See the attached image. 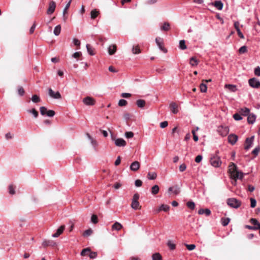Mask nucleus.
Returning a JSON list of instances; mask_svg holds the SVG:
<instances>
[{
  "instance_id": "43",
  "label": "nucleus",
  "mask_w": 260,
  "mask_h": 260,
  "mask_svg": "<svg viewBox=\"0 0 260 260\" xmlns=\"http://www.w3.org/2000/svg\"><path fill=\"white\" fill-rule=\"evenodd\" d=\"M92 232L93 231L91 229L86 230L83 233V236L84 237H88L89 236H90L92 234Z\"/></svg>"
},
{
  "instance_id": "34",
  "label": "nucleus",
  "mask_w": 260,
  "mask_h": 260,
  "mask_svg": "<svg viewBox=\"0 0 260 260\" xmlns=\"http://www.w3.org/2000/svg\"><path fill=\"white\" fill-rule=\"evenodd\" d=\"M157 177V174L155 172H149L148 173V178L150 180H154Z\"/></svg>"
},
{
  "instance_id": "1",
  "label": "nucleus",
  "mask_w": 260,
  "mask_h": 260,
  "mask_svg": "<svg viewBox=\"0 0 260 260\" xmlns=\"http://www.w3.org/2000/svg\"><path fill=\"white\" fill-rule=\"evenodd\" d=\"M229 171L231 175L235 180L237 179H242L243 178V173L237 170V167L235 164L233 162L231 163L229 166Z\"/></svg>"
},
{
  "instance_id": "60",
  "label": "nucleus",
  "mask_w": 260,
  "mask_h": 260,
  "mask_svg": "<svg viewBox=\"0 0 260 260\" xmlns=\"http://www.w3.org/2000/svg\"><path fill=\"white\" fill-rule=\"evenodd\" d=\"M260 150V148L259 147H257L255 148L252 151V153L254 154L255 156H257L258 153Z\"/></svg>"
},
{
  "instance_id": "55",
  "label": "nucleus",
  "mask_w": 260,
  "mask_h": 260,
  "mask_svg": "<svg viewBox=\"0 0 260 260\" xmlns=\"http://www.w3.org/2000/svg\"><path fill=\"white\" fill-rule=\"evenodd\" d=\"M250 202H251L250 207L251 208H254L256 204V200L254 198H252L250 199Z\"/></svg>"
},
{
  "instance_id": "19",
  "label": "nucleus",
  "mask_w": 260,
  "mask_h": 260,
  "mask_svg": "<svg viewBox=\"0 0 260 260\" xmlns=\"http://www.w3.org/2000/svg\"><path fill=\"white\" fill-rule=\"evenodd\" d=\"M55 244V243L54 241H53L52 240H45L42 243V245L45 247L48 246H53Z\"/></svg>"
},
{
  "instance_id": "38",
  "label": "nucleus",
  "mask_w": 260,
  "mask_h": 260,
  "mask_svg": "<svg viewBox=\"0 0 260 260\" xmlns=\"http://www.w3.org/2000/svg\"><path fill=\"white\" fill-rule=\"evenodd\" d=\"M179 48L181 50H185L186 49V46L185 45V42L184 40H180L179 42Z\"/></svg>"
},
{
  "instance_id": "47",
  "label": "nucleus",
  "mask_w": 260,
  "mask_h": 260,
  "mask_svg": "<svg viewBox=\"0 0 260 260\" xmlns=\"http://www.w3.org/2000/svg\"><path fill=\"white\" fill-rule=\"evenodd\" d=\"M250 222L256 227H259V225H260V223L258 222V221L255 218H251L250 219Z\"/></svg>"
},
{
  "instance_id": "12",
  "label": "nucleus",
  "mask_w": 260,
  "mask_h": 260,
  "mask_svg": "<svg viewBox=\"0 0 260 260\" xmlns=\"http://www.w3.org/2000/svg\"><path fill=\"white\" fill-rule=\"evenodd\" d=\"M238 136L235 134H231L228 136V141L232 144L234 145L238 140Z\"/></svg>"
},
{
  "instance_id": "63",
  "label": "nucleus",
  "mask_w": 260,
  "mask_h": 260,
  "mask_svg": "<svg viewBox=\"0 0 260 260\" xmlns=\"http://www.w3.org/2000/svg\"><path fill=\"white\" fill-rule=\"evenodd\" d=\"M81 55V52H76L72 55V57L75 58H78Z\"/></svg>"
},
{
  "instance_id": "50",
  "label": "nucleus",
  "mask_w": 260,
  "mask_h": 260,
  "mask_svg": "<svg viewBox=\"0 0 260 260\" xmlns=\"http://www.w3.org/2000/svg\"><path fill=\"white\" fill-rule=\"evenodd\" d=\"M91 221L94 224L97 223L98 222V216L96 215H92L91 217Z\"/></svg>"
},
{
  "instance_id": "13",
  "label": "nucleus",
  "mask_w": 260,
  "mask_h": 260,
  "mask_svg": "<svg viewBox=\"0 0 260 260\" xmlns=\"http://www.w3.org/2000/svg\"><path fill=\"white\" fill-rule=\"evenodd\" d=\"M115 144L118 147H124L126 145L125 141L122 138H118L115 140Z\"/></svg>"
},
{
  "instance_id": "4",
  "label": "nucleus",
  "mask_w": 260,
  "mask_h": 260,
  "mask_svg": "<svg viewBox=\"0 0 260 260\" xmlns=\"http://www.w3.org/2000/svg\"><path fill=\"white\" fill-rule=\"evenodd\" d=\"M249 85L252 88H260V82L259 81L255 78H250L248 80Z\"/></svg>"
},
{
  "instance_id": "23",
  "label": "nucleus",
  "mask_w": 260,
  "mask_h": 260,
  "mask_svg": "<svg viewBox=\"0 0 260 260\" xmlns=\"http://www.w3.org/2000/svg\"><path fill=\"white\" fill-rule=\"evenodd\" d=\"M116 51V46L115 45H112L108 48V53L110 55L114 54Z\"/></svg>"
},
{
  "instance_id": "40",
  "label": "nucleus",
  "mask_w": 260,
  "mask_h": 260,
  "mask_svg": "<svg viewBox=\"0 0 260 260\" xmlns=\"http://www.w3.org/2000/svg\"><path fill=\"white\" fill-rule=\"evenodd\" d=\"M170 29V24L168 22H165L164 25L161 27L162 30L168 31Z\"/></svg>"
},
{
  "instance_id": "15",
  "label": "nucleus",
  "mask_w": 260,
  "mask_h": 260,
  "mask_svg": "<svg viewBox=\"0 0 260 260\" xmlns=\"http://www.w3.org/2000/svg\"><path fill=\"white\" fill-rule=\"evenodd\" d=\"M256 115L254 114L249 113L247 115V122L250 124H253L255 121Z\"/></svg>"
},
{
  "instance_id": "41",
  "label": "nucleus",
  "mask_w": 260,
  "mask_h": 260,
  "mask_svg": "<svg viewBox=\"0 0 260 260\" xmlns=\"http://www.w3.org/2000/svg\"><path fill=\"white\" fill-rule=\"evenodd\" d=\"M167 245L171 250H174L175 249L176 245L174 243H173L171 240H169L168 241Z\"/></svg>"
},
{
  "instance_id": "24",
  "label": "nucleus",
  "mask_w": 260,
  "mask_h": 260,
  "mask_svg": "<svg viewBox=\"0 0 260 260\" xmlns=\"http://www.w3.org/2000/svg\"><path fill=\"white\" fill-rule=\"evenodd\" d=\"M122 228V225L118 222H116L112 226V230H116L117 231L120 230Z\"/></svg>"
},
{
  "instance_id": "28",
  "label": "nucleus",
  "mask_w": 260,
  "mask_h": 260,
  "mask_svg": "<svg viewBox=\"0 0 260 260\" xmlns=\"http://www.w3.org/2000/svg\"><path fill=\"white\" fill-rule=\"evenodd\" d=\"M61 31V26L60 25H58L56 26L54 29L53 33L55 36H58Z\"/></svg>"
},
{
  "instance_id": "33",
  "label": "nucleus",
  "mask_w": 260,
  "mask_h": 260,
  "mask_svg": "<svg viewBox=\"0 0 260 260\" xmlns=\"http://www.w3.org/2000/svg\"><path fill=\"white\" fill-rule=\"evenodd\" d=\"M31 100L32 102H34V103H38L41 101L40 97L36 94L33 95L31 97Z\"/></svg>"
},
{
  "instance_id": "14",
  "label": "nucleus",
  "mask_w": 260,
  "mask_h": 260,
  "mask_svg": "<svg viewBox=\"0 0 260 260\" xmlns=\"http://www.w3.org/2000/svg\"><path fill=\"white\" fill-rule=\"evenodd\" d=\"M65 228V226L64 225H61L56 231V232L53 234L52 236L54 238H56L59 237L63 232Z\"/></svg>"
},
{
  "instance_id": "53",
  "label": "nucleus",
  "mask_w": 260,
  "mask_h": 260,
  "mask_svg": "<svg viewBox=\"0 0 260 260\" xmlns=\"http://www.w3.org/2000/svg\"><path fill=\"white\" fill-rule=\"evenodd\" d=\"M55 112L53 110H47V112L46 113V115L48 117H53L55 115Z\"/></svg>"
},
{
  "instance_id": "2",
  "label": "nucleus",
  "mask_w": 260,
  "mask_h": 260,
  "mask_svg": "<svg viewBox=\"0 0 260 260\" xmlns=\"http://www.w3.org/2000/svg\"><path fill=\"white\" fill-rule=\"evenodd\" d=\"M227 204L231 207L237 209L241 205V202L235 198H229L227 200Z\"/></svg>"
},
{
  "instance_id": "52",
  "label": "nucleus",
  "mask_w": 260,
  "mask_h": 260,
  "mask_svg": "<svg viewBox=\"0 0 260 260\" xmlns=\"http://www.w3.org/2000/svg\"><path fill=\"white\" fill-rule=\"evenodd\" d=\"M9 192L11 194H14L15 193V188L13 185H10L9 186Z\"/></svg>"
},
{
  "instance_id": "29",
  "label": "nucleus",
  "mask_w": 260,
  "mask_h": 260,
  "mask_svg": "<svg viewBox=\"0 0 260 260\" xmlns=\"http://www.w3.org/2000/svg\"><path fill=\"white\" fill-rule=\"evenodd\" d=\"M152 260H162V256L159 253H155L152 255Z\"/></svg>"
},
{
  "instance_id": "8",
  "label": "nucleus",
  "mask_w": 260,
  "mask_h": 260,
  "mask_svg": "<svg viewBox=\"0 0 260 260\" xmlns=\"http://www.w3.org/2000/svg\"><path fill=\"white\" fill-rule=\"evenodd\" d=\"M155 42L159 47V49L162 51L164 52H167V49L164 47V43L163 40L161 38L157 37L155 39Z\"/></svg>"
},
{
  "instance_id": "62",
  "label": "nucleus",
  "mask_w": 260,
  "mask_h": 260,
  "mask_svg": "<svg viewBox=\"0 0 260 260\" xmlns=\"http://www.w3.org/2000/svg\"><path fill=\"white\" fill-rule=\"evenodd\" d=\"M135 184L136 187H140L142 185V181L140 179H137L135 181Z\"/></svg>"
},
{
  "instance_id": "51",
  "label": "nucleus",
  "mask_w": 260,
  "mask_h": 260,
  "mask_svg": "<svg viewBox=\"0 0 260 260\" xmlns=\"http://www.w3.org/2000/svg\"><path fill=\"white\" fill-rule=\"evenodd\" d=\"M185 245L186 247L187 248V249L189 251L192 250L196 248V245L194 244H185Z\"/></svg>"
},
{
  "instance_id": "16",
  "label": "nucleus",
  "mask_w": 260,
  "mask_h": 260,
  "mask_svg": "<svg viewBox=\"0 0 260 260\" xmlns=\"http://www.w3.org/2000/svg\"><path fill=\"white\" fill-rule=\"evenodd\" d=\"M198 214L200 215H203L205 214L206 216H208L211 214V211L209 209H200L198 211Z\"/></svg>"
},
{
  "instance_id": "21",
  "label": "nucleus",
  "mask_w": 260,
  "mask_h": 260,
  "mask_svg": "<svg viewBox=\"0 0 260 260\" xmlns=\"http://www.w3.org/2000/svg\"><path fill=\"white\" fill-rule=\"evenodd\" d=\"M241 115L243 116H247L250 113V110L247 108H241L239 111Z\"/></svg>"
},
{
  "instance_id": "3",
  "label": "nucleus",
  "mask_w": 260,
  "mask_h": 260,
  "mask_svg": "<svg viewBox=\"0 0 260 260\" xmlns=\"http://www.w3.org/2000/svg\"><path fill=\"white\" fill-rule=\"evenodd\" d=\"M210 162L211 165L214 167H218L221 164L219 157L217 155L212 156L210 158Z\"/></svg>"
},
{
  "instance_id": "42",
  "label": "nucleus",
  "mask_w": 260,
  "mask_h": 260,
  "mask_svg": "<svg viewBox=\"0 0 260 260\" xmlns=\"http://www.w3.org/2000/svg\"><path fill=\"white\" fill-rule=\"evenodd\" d=\"M27 111L28 112L31 113L35 118H37L38 116V112L35 109L28 110Z\"/></svg>"
},
{
  "instance_id": "45",
  "label": "nucleus",
  "mask_w": 260,
  "mask_h": 260,
  "mask_svg": "<svg viewBox=\"0 0 260 260\" xmlns=\"http://www.w3.org/2000/svg\"><path fill=\"white\" fill-rule=\"evenodd\" d=\"M200 90L202 92H206L207 90V85L206 84L202 83L200 85Z\"/></svg>"
},
{
  "instance_id": "10",
  "label": "nucleus",
  "mask_w": 260,
  "mask_h": 260,
  "mask_svg": "<svg viewBox=\"0 0 260 260\" xmlns=\"http://www.w3.org/2000/svg\"><path fill=\"white\" fill-rule=\"evenodd\" d=\"M56 8V4L54 1H51L49 4V7L47 11V13L48 14H52L55 9Z\"/></svg>"
},
{
  "instance_id": "39",
  "label": "nucleus",
  "mask_w": 260,
  "mask_h": 260,
  "mask_svg": "<svg viewBox=\"0 0 260 260\" xmlns=\"http://www.w3.org/2000/svg\"><path fill=\"white\" fill-rule=\"evenodd\" d=\"M86 48H87V51H88V53L91 55H94V52L93 51V48L90 46V45L89 44H87L86 45Z\"/></svg>"
},
{
  "instance_id": "9",
  "label": "nucleus",
  "mask_w": 260,
  "mask_h": 260,
  "mask_svg": "<svg viewBox=\"0 0 260 260\" xmlns=\"http://www.w3.org/2000/svg\"><path fill=\"white\" fill-rule=\"evenodd\" d=\"M48 94L50 97L55 99L61 98V95L58 91L55 92L51 88L48 89Z\"/></svg>"
},
{
  "instance_id": "30",
  "label": "nucleus",
  "mask_w": 260,
  "mask_h": 260,
  "mask_svg": "<svg viewBox=\"0 0 260 260\" xmlns=\"http://www.w3.org/2000/svg\"><path fill=\"white\" fill-rule=\"evenodd\" d=\"M189 63L191 66H196L198 64V61L196 57H192L190 58Z\"/></svg>"
},
{
  "instance_id": "31",
  "label": "nucleus",
  "mask_w": 260,
  "mask_h": 260,
  "mask_svg": "<svg viewBox=\"0 0 260 260\" xmlns=\"http://www.w3.org/2000/svg\"><path fill=\"white\" fill-rule=\"evenodd\" d=\"M99 14V12L96 11V9H94L91 11L90 15H91V18L92 19H95L98 16V14Z\"/></svg>"
},
{
  "instance_id": "49",
  "label": "nucleus",
  "mask_w": 260,
  "mask_h": 260,
  "mask_svg": "<svg viewBox=\"0 0 260 260\" xmlns=\"http://www.w3.org/2000/svg\"><path fill=\"white\" fill-rule=\"evenodd\" d=\"M17 90H18V93L20 95L22 96L24 95L25 92H24V90L22 86H18V88H17Z\"/></svg>"
},
{
  "instance_id": "7",
  "label": "nucleus",
  "mask_w": 260,
  "mask_h": 260,
  "mask_svg": "<svg viewBox=\"0 0 260 260\" xmlns=\"http://www.w3.org/2000/svg\"><path fill=\"white\" fill-rule=\"evenodd\" d=\"M83 103L87 106H93L95 104V101L93 98L86 96L83 99Z\"/></svg>"
},
{
  "instance_id": "36",
  "label": "nucleus",
  "mask_w": 260,
  "mask_h": 260,
  "mask_svg": "<svg viewBox=\"0 0 260 260\" xmlns=\"http://www.w3.org/2000/svg\"><path fill=\"white\" fill-rule=\"evenodd\" d=\"M132 52L135 54H139L141 52L140 49L138 45L133 46L132 48Z\"/></svg>"
},
{
  "instance_id": "57",
  "label": "nucleus",
  "mask_w": 260,
  "mask_h": 260,
  "mask_svg": "<svg viewBox=\"0 0 260 260\" xmlns=\"http://www.w3.org/2000/svg\"><path fill=\"white\" fill-rule=\"evenodd\" d=\"M233 117L236 120H240L242 119V117L241 116V114L238 113H236L233 115Z\"/></svg>"
},
{
  "instance_id": "32",
  "label": "nucleus",
  "mask_w": 260,
  "mask_h": 260,
  "mask_svg": "<svg viewBox=\"0 0 260 260\" xmlns=\"http://www.w3.org/2000/svg\"><path fill=\"white\" fill-rule=\"evenodd\" d=\"M90 251V249L89 248H86L83 249L81 252V255L83 256H86V255L89 256V253Z\"/></svg>"
},
{
  "instance_id": "18",
  "label": "nucleus",
  "mask_w": 260,
  "mask_h": 260,
  "mask_svg": "<svg viewBox=\"0 0 260 260\" xmlns=\"http://www.w3.org/2000/svg\"><path fill=\"white\" fill-rule=\"evenodd\" d=\"M213 5L219 10H221L223 6L221 1H215L214 3H213Z\"/></svg>"
},
{
  "instance_id": "56",
  "label": "nucleus",
  "mask_w": 260,
  "mask_h": 260,
  "mask_svg": "<svg viewBox=\"0 0 260 260\" xmlns=\"http://www.w3.org/2000/svg\"><path fill=\"white\" fill-rule=\"evenodd\" d=\"M89 256L91 259L95 258L97 256V253L96 252H91L90 251L89 253Z\"/></svg>"
},
{
  "instance_id": "59",
  "label": "nucleus",
  "mask_w": 260,
  "mask_h": 260,
  "mask_svg": "<svg viewBox=\"0 0 260 260\" xmlns=\"http://www.w3.org/2000/svg\"><path fill=\"white\" fill-rule=\"evenodd\" d=\"M125 136L127 138H131L134 136V133L132 132H126L125 133Z\"/></svg>"
},
{
  "instance_id": "27",
  "label": "nucleus",
  "mask_w": 260,
  "mask_h": 260,
  "mask_svg": "<svg viewBox=\"0 0 260 260\" xmlns=\"http://www.w3.org/2000/svg\"><path fill=\"white\" fill-rule=\"evenodd\" d=\"M145 101L143 100H138L136 102V104L137 106L139 108H143L145 105Z\"/></svg>"
},
{
  "instance_id": "25",
  "label": "nucleus",
  "mask_w": 260,
  "mask_h": 260,
  "mask_svg": "<svg viewBox=\"0 0 260 260\" xmlns=\"http://www.w3.org/2000/svg\"><path fill=\"white\" fill-rule=\"evenodd\" d=\"M71 3V0H70L69 1V2L67 4V5L66 6V7L64 8L63 11V20L64 21H66V20L67 19V17L65 16V15L67 13V11L70 6Z\"/></svg>"
},
{
  "instance_id": "37",
  "label": "nucleus",
  "mask_w": 260,
  "mask_h": 260,
  "mask_svg": "<svg viewBox=\"0 0 260 260\" xmlns=\"http://www.w3.org/2000/svg\"><path fill=\"white\" fill-rule=\"evenodd\" d=\"M186 206L188 208L193 210L195 208V203L193 201H188L186 203Z\"/></svg>"
},
{
  "instance_id": "17",
  "label": "nucleus",
  "mask_w": 260,
  "mask_h": 260,
  "mask_svg": "<svg viewBox=\"0 0 260 260\" xmlns=\"http://www.w3.org/2000/svg\"><path fill=\"white\" fill-rule=\"evenodd\" d=\"M170 108L171 112L174 114L178 113V106L175 103H171L170 105Z\"/></svg>"
},
{
  "instance_id": "22",
  "label": "nucleus",
  "mask_w": 260,
  "mask_h": 260,
  "mask_svg": "<svg viewBox=\"0 0 260 260\" xmlns=\"http://www.w3.org/2000/svg\"><path fill=\"white\" fill-rule=\"evenodd\" d=\"M170 209V206L167 205L162 204L157 210V212H160V211H164L165 212H167Z\"/></svg>"
},
{
  "instance_id": "58",
  "label": "nucleus",
  "mask_w": 260,
  "mask_h": 260,
  "mask_svg": "<svg viewBox=\"0 0 260 260\" xmlns=\"http://www.w3.org/2000/svg\"><path fill=\"white\" fill-rule=\"evenodd\" d=\"M245 228L246 229H249V230H257L258 229H260V225H259V227H256L255 226H251V225H246L245 226Z\"/></svg>"
},
{
  "instance_id": "61",
  "label": "nucleus",
  "mask_w": 260,
  "mask_h": 260,
  "mask_svg": "<svg viewBox=\"0 0 260 260\" xmlns=\"http://www.w3.org/2000/svg\"><path fill=\"white\" fill-rule=\"evenodd\" d=\"M254 73L255 75L257 76H260V67H257L255 68Z\"/></svg>"
},
{
  "instance_id": "64",
  "label": "nucleus",
  "mask_w": 260,
  "mask_h": 260,
  "mask_svg": "<svg viewBox=\"0 0 260 260\" xmlns=\"http://www.w3.org/2000/svg\"><path fill=\"white\" fill-rule=\"evenodd\" d=\"M168 125V122L167 121L161 122L160 123V127L162 128L166 127Z\"/></svg>"
},
{
  "instance_id": "11",
  "label": "nucleus",
  "mask_w": 260,
  "mask_h": 260,
  "mask_svg": "<svg viewBox=\"0 0 260 260\" xmlns=\"http://www.w3.org/2000/svg\"><path fill=\"white\" fill-rule=\"evenodd\" d=\"M140 167V164L139 161H135L130 165V170L134 172L137 171Z\"/></svg>"
},
{
  "instance_id": "35",
  "label": "nucleus",
  "mask_w": 260,
  "mask_h": 260,
  "mask_svg": "<svg viewBox=\"0 0 260 260\" xmlns=\"http://www.w3.org/2000/svg\"><path fill=\"white\" fill-rule=\"evenodd\" d=\"M230 219L229 218H222L221 219V224L223 226H226L230 222Z\"/></svg>"
},
{
  "instance_id": "26",
  "label": "nucleus",
  "mask_w": 260,
  "mask_h": 260,
  "mask_svg": "<svg viewBox=\"0 0 260 260\" xmlns=\"http://www.w3.org/2000/svg\"><path fill=\"white\" fill-rule=\"evenodd\" d=\"M159 186L157 185H155L152 187L151 192L153 195H155L159 192Z\"/></svg>"
},
{
  "instance_id": "5",
  "label": "nucleus",
  "mask_w": 260,
  "mask_h": 260,
  "mask_svg": "<svg viewBox=\"0 0 260 260\" xmlns=\"http://www.w3.org/2000/svg\"><path fill=\"white\" fill-rule=\"evenodd\" d=\"M218 133L222 137L226 136L229 133L228 126L220 125L218 127Z\"/></svg>"
},
{
  "instance_id": "20",
  "label": "nucleus",
  "mask_w": 260,
  "mask_h": 260,
  "mask_svg": "<svg viewBox=\"0 0 260 260\" xmlns=\"http://www.w3.org/2000/svg\"><path fill=\"white\" fill-rule=\"evenodd\" d=\"M225 88L232 92H236L238 90L237 86L232 84H225Z\"/></svg>"
},
{
  "instance_id": "46",
  "label": "nucleus",
  "mask_w": 260,
  "mask_h": 260,
  "mask_svg": "<svg viewBox=\"0 0 260 260\" xmlns=\"http://www.w3.org/2000/svg\"><path fill=\"white\" fill-rule=\"evenodd\" d=\"M127 104L126 100L124 99H121L118 102V106L120 107L125 106Z\"/></svg>"
},
{
  "instance_id": "48",
  "label": "nucleus",
  "mask_w": 260,
  "mask_h": 260,
  "mask_svg": "<svg viewBox=\"0 0 260 260\" xmlns=\"http://www.w3.org/2000/svg\"><path fill=\"white\" fill-rule=\"evenodd\" d=\"M40 113L42 115H46V113L47 112V109L45 107H41L40 108Z\"/></svg>"
},
{
  "instance_id": "54",
  "label": "nucleus",
  "mask_w": 260,
  "mask_h": 260,
  "mask_svg": "<svg viewBox=\"0 0 260 260\" xmlns=\"http://www.w3.org/2000/svg\"><path fill=\"white\" fill-rule=\"evenodd\" d=\"M247 47L245 46H243L241 47L240 48L239 50V52L240 53H244L246 52H247Z\"/></svg>"
},
{
  "instance_id": "6",
  "label": "nucleus",
  "mask_w": 260,
  "mask_h": 260,
  "mask_svg": "<svg viewBox=\"0 0 260 260\" xmlns=\"http://www.w3.org/2000/svg\"><path fill=\"white\" fill-rule=\"evenodd\" d=\"M254 137L253 136L251 137L246 138L245 140V143L244 146V149L246 150H248L252 146Z\"/></svg>"
},
{
  "instance_id": "44",
  "label": "nucleus",
  "mask_w": 260,
  "mask_h": 260,
  "mask_svg": "<svg viewBox=\"0 0 260 260\" xmlns=\"http://www.w3.org/2000/svg\"><path fill=\"white\" fill-rule=\"evenodd\" d=\"M139 202H132V204H131V207L135 209V210H137L139 208Z\"/></svg>"
}]
</instances>
